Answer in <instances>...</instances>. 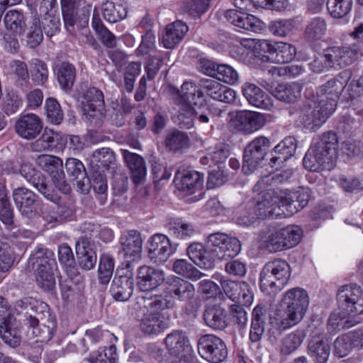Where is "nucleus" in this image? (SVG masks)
Segmentation results:
<instances>
[{"label":"nucleus","mask_w":363,"mask_h":363,"mask_svg":"<svg viewBox=\"0 0 363 363\" xmlns=\"http://www.w3.org/2000/svg\"><path fill=\"white\" fill-rule=\"evenodd\" d=\"M104 19L110 23H116L124 19L128 14L125 0H106L102 5Z\"/></svg>","instance_id":"nucleus-39"},{"label":"nucleus","mask_w":363,"mask_h":363,"mask_svg":"<svg viewBox=\"0 0 363 363\" xmlns=\"http://www.w3.org/2000/svg\"><path fill=\"white\" fill-rule=\"evenodd\" d=\"M208 247L217 259H226L237 256L241 250L238 239L221 233H211L208 237Z\"/></svg>","instance_id":"nucleus-9"},{"label":"nucleus","mask_w":363,"mask_h":363,"mask_svg":"<svg viewBox=\"0 0 363 363\" xmlns=\"http://www.w3.org/2000/svg\"><path fill=\"white\" fill-rule=\"evenodd\" d=\"M174 182L178 190L192 194L202 188L203 174L195 170H178L175 174Z\"/></svg>","instance_id":"nucleus-21"},{"label":"nucleus","mask_w":363,"mask_h":363,"mask_svg":"<svg viewBox=\"0 0 363 363\" xmlns=\"http://www.w3.org/2000/svg\"><path fill=\"white\" fill-rule=\"evenodd\" d=\"M76 255L78 265L84 270L93 269L96 263L97 257L94 242L89 238L83 236L76 242Z\"/></svg>","instance_id":"nucleus-23"},{"label":"nucleus","mask_w":363,"mask_h":363,"mask_svg":"<svg viewBox=\"0 0 363 363\" xmlns=\"http://www.w3.org/2000/svg\"><path fill=\"white\" fill-rule=\"evenodd\" d=\"M197 347L200 356L211 363H220L228 356L225 342L213 335L201 336L198 340Z\"/></svg>","instance_id":"nucleus-11"},{"label":"nucleus","mask_w":363,"mask_h":363,"mask_svg":"<svg viewBox=\"0 0 363 363\" xmlns=\"http://www.w3.org/2000/svg\"><path fill=\"white\" fill-rule=\"evenodd\" d=\"M81 0H60L65 28L70 33L74 31L75 14Z\"/></svg>","instance_id":"nucleus-49"},{"label":"nucleus","mask_w":363,"mask_h":363,"mask_svg":"<svg viewBox=\"0 0 363 363\" xmlns=\"http://www.w3.org/2000/svg\"><path fill=\"white\" fill-rule=\"evenodd\" d=\"M134 289V279L131 276H115L111 286L110 292L118 301H126L132 296Z\"/></svg>","instance_id":"nucleus-33"},{"label":"nucleus","mask_w":363,"mask_h":363,"mask_svg":"<svg viewBox=\"0 0 363 363\" xmlns=\"http://www.w3.org/2000/svg\"><path fill=\"white\" fill-rule=\"evenodd\" d=\"M270 147L269 140L264 136L255 138L245 147L242 171L245 174L254 172L264 159Z\"/></svg>","instance_id":"nucleus-8"},{"label":"nucleus","mask_w":363,"mask_h":363,"mask_svg":"<svg viewBox=\"0 0 363 363\" xmlns=\"http://www.w3.org/2000/svg\"><path fill=\"white\" fill-rule=\"evenodd\" d=\"M47 305L39 302L32 297H24L16 301L15 303V309L19 313H23L25 321L32 325H38L43 315V310L47 308Z\"/></svg>","instance_id":"nucleus-24"},{"label":"nucleus","mask_w":363,"mask_h":363,"mask_svg":"<svg viewBox=\"0 0 363 363\" xmlns=\"http://www.w3.org/2000/svg\"><path fill=\"white\" fill-rule=\"evenodd\" d=\"M287 249L296 246L303 236V231L298 225H290L280 228Z\"/></svg>","instance_id":"nucleus-63"},{"label":"nucleus","mask_w":363,"mask_h":363,"mask_svg":"<svg viewBox=\"0 0 363 363\" xmlns=\"http://www.w3.org/2000/svg\"><path fill=\"white\" fill-rule=\"evenodd\" d=\"M216 68L214 78L217 80L228 84H235L238 81V72L233 67L227 64H219Z\"/></svg>","instance_id":"nucleus-64"},{"label":"nucleus","mask_w":363,"mask_h":363,"mask_svg":"<svg viewBox=\"0 0 363 363\" xmlns=\"http://www.w3.org/2000/svg\"><path fill=\"white\" fill-rule=\"evenodd\" d=\"M324 53L331 69H339L353 63L357 52L349 47L334 46L328 48Z\"/></svg>","instance_id":"nucleus-25"},{"label":"nucleus","mask_w":363,"mask_h":363,"mask_svg":"<svg viewBox=\"0 0 363 363\" xmlns=\"http://www.w3.org/2000/svg\"><path fill=\"white\" fill-rule=\"evenodd\" d=\"M164 344L169 352L175 356L189 350V341L182 330H174L167 335Z\"/></svg>","instance_id":"nucleus-42"},{"label":"nucleus","mask_w":363,"mask_h":363,"mask_svg":"<svg viewBox=\"0 0 363 363\" xmlns=\"http://www.w3.org/2000/svg\"><path fill=\"white\" fill-rule=\"evenodd\" d=\"M68 176L76 181L78 191L86 194L91 189L90 179L87 177L83 163L76 158H68L65 162Z\"/></svg>","instance_id":"nucleus-27"},{"label":"nucleus","mask_w":363,"mask_h":363,"mask_svg":"<svg viewBox=\"0 0 363 363\" xmlns=\"http://www.w3.org/2000/svg\"><path fill=\"white\" fill-rule=\"evenodd\" d=\"M84 108L88 113L100 111L104 105V94L96 87H90L84 94Z\"/></svg>","instance_id":"nucleus-48"},{"label":"nucleus","mask_w":363,"mask_h":363,"mask_svg":"<svg viewBox=\"0 0 363 363\" xmlns=\"http://www.w3.org/2000/svg\"><path fill=\"white\" fill-rule=\"evenodd\" d=\"M333 112V111L313 96V99L302 110L299 121L306 129L315 131L326 121Z\"/></svg>","instance_id":"nucleus-10"},{"label":"nucleus","mask_w":363,"mask_h":363,"mask_svg":"<svg viewBox=\"0 0 363 363\" xmlns=\"http://www.w3.org/2000/svg\"><path fill=\"white\" fill-rule=\"evenodd\" d=\"M281 229L266 228L261 232L262 246L270 252L286 250Z\"/></svg>","instance_id":"nucleus-38"},{"label":"nucleus","mask_w":363,"mask_h":363,"mask_svg":"<svg viewBox=\"0 0 363 363\" xmlns=\"http://www.w3.org/2000/svg\"><path fill=\"white\" fill-rule=\"evenodd\" d=\"M116 161L114 152L109 147H102L94 150L91 155V162L98 168L108 169Z\"/></svg>","instance_id":"nucleus-51"},{"label":"nucleus","mask_w":363,"mask_h":363,"mask_svg":"<svg viewBox=\"0 0 363 363\" xmlns=\"http://www.w3.org/2000/svg\"><path fill=\"white\" fill-rule=\"evenodd\" d=\"M189 30L188 26L182 21H176L169 24L162 36V43L167 49H172L184 37Z\"/></svg>","instance_id":"nucleus-37"},{"label":"nucleus","mask_w":363,"mask_h":363,"mask_svg":"<svg viewBox=\"0 0 363 363\" xmlns=\"http://www.w3.org/2000/svg\"><path fill=\"white\" fill-rule=\"evenodd\" d=\"M211 0H191L183 4L181 12L191 18H200L209 8Z\"/></svg>","instance_id":"nucleus-56"},{"label":"nucleus","mask_w":363,"mask_h":363,"mask_svg":"<svg viewBox=\"0 0 363 363\" xmlns=\"http://www.w3.org/2000/svg\"><path fill=\"white\" fill-rule=\"evenodd\" d=\"M147 253L148 257L152 262L163 264L174 253V250L167 235L156 233L147 241Z\"/></svg>","instance_id":"nucleus-16"},{"label":"nucleus","mask_w":363,"mask_h":363,"mask_svg":"<svg viewBox=\"0 0 363 363\" xmlns=\"http://www.w3.org/2000/svg\"><path fill=\"white\" fill-rule=\"evenodd\" d=\"M30 74L32 80L36 84H44L48 79L47 65L39 59H33L30 61Z\"/></svg>","instance_id":"nucleus-62"},{"label":"nucleus","mask_w":363,"mask_h":363,"mask_svg":"<svg viewBox=\"0 0 363 363\" xmlns=\"http://www.w3.org/2000/svg\"><path fill=\"white\" fill-rule=\"evenodd\" d=\"M296 140L294 137L288 136L277 145L271 152L270 163L272 166H280L291 158L296 152Z\"/></svg>","instance_id":"nucleus-31"},{"label":"nucleus","mask_w":363,"mask_h":363,"mask_svg":"<svg viewBox=\"0 0 363 363\" xmlns=\"http://www.w3.org/2000/svg\"><path fill=\"white\" fill-rule=\"evenodd\" d=\"M326 30L327 23L325 19L315 17L308 23L305 30V35L309 40H319L325 34Z\"/></svg>","instance_id":"nucleus-60"},{"label":"nucleus","mask_w":363,"mask_h":363,"mask_svg":"<svg viewBox=\"0 0 363 363\" xmlns=\"http://www.w3.org/2000/svg\"><path fill=\"white\" fill-rule=\"evenodd\" d=\"M53 70L60 87L69 92L76 79L75 67L68 62H61L55 65Z\"/></svg>","instance_id":"nucleus-36"},{"label":"nucleus","mask_w":363,"mask_h":363,"mask_svg":"<svg viewBox=\"0 0 363 363\" xmlns=\"http://www.w3.org/2000/svg\"><path fill=\"white\" fill-rule=\"evenodd\" d=\"M337 146L338 138L335 133H323L308 150L303 160V166L311 172L332 169L337 157Z\"/></svg>","instance_id":"nucleus-3"},{"label":"nucleus","mask_w":363,"mask_h":363,"mask_svg":"<svg viewBox=\"0 0 363 363\" xmlns=\"http://www.w3.org/2000/svg\"><path fill=\"white\" fill-rule=\"evenodd\" d=\"M43 40V29L39 17L34 16L26 32V43L31 48L38 46Z\"/></svg>","instance_id":"nucleus-54"},{"label":"nucleus","mask_w":363,"mask_h":363,"mask_svg":"<svg viewBox=\"0 0 363 363\" xmlns=\"http://www.w3.org/2000/svg\"><path fill=\"white\" fill-rule=\"evenodd\" d=\"M173 271L176 274L193 281L199 280L204 275L191 263L184 259H177L174 262Z\"/></svg>","instance_id":"nucleus-55"},{"label":"nucleus","mask_w":363,"mask_h":363,"mask_svg":"<svg viewBox=\"0 0 363 363\" xmlns=\"http://www.w3.org/2000/svg\"><path fill=\"white\" fill-rule=\"evenodd\" d=\"M174 100L177 104L186 106L189 110L195 106L200 108L205 105L206 101L200 94L199 82L195 84L192 82H185L181 86V89H174Z\"/></svg>","instance_id":"nucleus-17"},{"label":"nucleus","mask_w":363,"mask_h":363,"mask_svg":"<svg viewBox=\"0 0 363 363\" xmlns=\"http://www.w3.org/2000/svg\"><path fill=\"white\" fill-rule=\"evenodd\" d=\"M359 335L358 333L350 332L342 335L334 342V353L339 357H346L354 347H359Z\"/></svg>","instance_id":"nucleus-43"},{"label":"nucleus","mask_w":363,"mask_h":363,"mask_svg":"<svg viewBox=\"0 0 363 363\" xmlns=\"http://www.w3.org/2000/svg\"><path fill=\"white\" fill-rule=\"evenodd\" d=\"M309 305L307 291L300 287L288 290L284 295L279 307L270 318L271 324L279 331L290 328L303 318Z\"/></svg>","instance_id":"nucleus-1"},{"label":"nucleus","mask_w":363,"mask_h":363,"mask_svg":"<svg viewBox=\"0 0 363 363\" xmlns=\"http://www.w3.org/2000/svg\"><path fill=\"white\" fill-rule=\"evenodd\" d=\"M91 188L96 194V199L100 205H104L107 201V181L104 174L95 171L90 179Z\"/></svg>","instance_id":"nucleus-52"},{"label":"nucleus","mask_w":363,"mask_h":363,"mask_svg":"<svg viewBox=\"0 0 363 363\" xmlns=\"http://www.w3.org/2000/svg\"><path fill=\"white\" fill-rule=\"evenodd\" d=\"M220 283L226 296L232 301L247 306L252 303V292L247 282L231 281L222 277Z\"/></svg>","instance_id":"nucleus-18"},{"label":"nucleus","mask_w":363,"mask_h":363,"mask_svg":"<svg viewBox=\"0 0 363 363\" xmlns=\"http://www.w3.org/2000/svg\"><path fill=\"white\" fill-rule=\"evenodd\" d=\"M296 28V21L292 18L279 19L272 21L269 26L270 33L277 37L289 35Z\"/></svg>","instance_id":"nucleus-59"},{"label":"nucleus","mask_w":363,"mask_h":363,"mask_svg":"<svg viewBox=\"0 0 363 363\" xmlns=\"http://www.w3.org/2000/svg\"><path fill=\"white\" fill-rule=\"evenodd\" d=\"M265 122L263 114L250 111L238 112L233 121L236 129L244 133H251L257 130L265 125Z\"/></svg>","instance_id":"nucleus-26"},{"label":"nucleus","mask_w":363,"mask_h":363,"mask_svg":"<svg viewBox=\"0 0 363 363\" xmlns=\"http://www.w3.org/2000/svg\"><path fill=\"white\" fill-rule=\"evenodd\" d=\"M292 174L293 172L291 169H286L281 171L280 173L266 175L256 183L253 190L254 191H259L264 185L272 188L289 179L292 177Z\"/></svg>","instance_id":"nucleus-57"},{"label":"nucleus","mask_w":363,"mask_h":363,"mask_svg":"<svg viewBox=\"0 0 363 363\" xmlns=\"http://www.w3.org/2000/svg\"><path fill=\"white\" fill-rule=\"evenodd\" d=\"M43 126V121L38 115L27 113L21 116L16 121L15 130L18 136L29 140L41 133Z\"/></svg>","instance_id":"nucleus-22"},{"label":"nucleus","mask_w":363,"mask_h":363,"mask_svg":"<svg viewBox=\"0 0 363 363\" xmlns=\"http://www.w3.org/2000/svg\"><path fill=\"white\" fill-rule=\"evenodd\" d=\"M305 337L303 330H296L286 335L281 341L280 354L283 356L292 354L301 345Z\"/></svg>","instance_id":"nucleus-45"},{"label":"nucleus","mask_w":363,"mask_h":363,"mask_svg":"<svg viewBox=\"0 0 363 363\" xmlns=\"http://www.w3.org/2000/svg\"><path fill=\"white\" fill-rule=\"evenodd\" d=\"M170 235L184 240L192 237L196 233L194 225L182 219H172L167 225Z\"/></svg>","instance_id":"nucleus-46"},{"label":"nucleus","mask_w":363,"mask_h":363,"mask_svg":"<svg viewBox=\"0 0 363 363\" xmlns=\"http://www.w3.org/2000/svg\"><path fill=\"white\" fill-rule=\"evenodd\" d=\"M120 253L123 254L126 267H130V263L141 257L143 239L139 231L130 230L123 232L120 238Z\"/></svg>","instance_id":"nucleus-13"},{"label":"nucleus","mask_w":363,"mask_h":363,"mask_svg":"<svg viewBox=\"0 0 363 363\" xmlns=\"http://www.w3.org/2000/svg\"><path fill=\"white\" fill-rule=\"evenodd\" d=\"M12 196L16 208L23 216L29 218L35 216L39 201L33 191L25 187H18L13 189Z\"/></svg>","instance_id":"nucleus-19"},{"label":"nucleus","mask_w":363,"mask_h":363,"mask_svg":"<svg viewBox=\"0 0 363 363\" xmlns=\"http://www.w3.org/2000/svg\"><path fill=\"white\" fill-rule=\"evenodd\" d=\"M352 77L349 69L340 72L334 79L328 81L320 86L317 91L315 99L323 103L329 109L335 111L337 100L341 93L345 90L347 84Z\"/></svg>","instance_id":"nucleus-7"},{"label":"nucleus","mask_w":363,"mask_h":363,"mask_svg":"<svg viewBox=\"0 0 363 363\" xmlns=\"http://www.w3.org/2000/svg\"><path fill=\"white\" fill-rule=\"evenodd\" d=\"M6 28L16 35L26 31V17L23 11L12 9L6 12L4 18Z\"/></svg>","instance_id":"nucleus-44"},{"label":"nucleus","mask_w":363,"mask_h":363,"mask_svg":"<svg viewBox=\"0 0 363 363\" xmlns=\"http://www.w3.org/2000/svg\"><path fill=\"white\" fill-rule=\"evenodd\" d=\"M165 284L166 293L173 298L184 303H190L194 298V286L186 280L173 277L168 279Z\"/></svg>","instance_id":"nucleus-20"},{"label":"nucleus","mask_w":363,"mask_h":363,"mask_svg":"<svg viewBox=\"0 0 363 363\" xmlns=\"http://www.w3.org/2000/svg\"><path fill=\"white\" fill-rule=\"evenodd\" d=\"M307 354L315 363H327L330 355V345L323 335L313 336L308 341Z\"/></svg>","instance_id":"nucleus-30"},{"label":"nucleus","mask_w":363,"mask_h":363,"mask_svg":"<svg viewBox=\"0 0 363 363\" xmlns=\"http://www.w3.org/2000/svg\"><path fill=\"white\" fill-rule=\"evenodd\" d=\"M259 46L261 51L267 53L268 57L277 63L290 62L296 55V48L288 43L263 40Z\"/></svg>","instance_id":"nucleus-14"},{"label":"nucleus","mask_w":363,"mask_h":363,"mask_svg":"<svg viewBox=\"0 0 363 363\" xmlns=\"http://www.w3.org/2000/svg\"><path fill=\"white\" fill-rule=\"evenodd\" d=\"M352 0H328L327 9L334 18H342L352 10Z\"/></svg>","instance_id":"nucleus-58"},{"label":"nucleus","mask_w":363,"mask_h":363,"mask_svg":"<svg viewBox=\"0 0 363 363\" xmlns=\"http://www.w3.org/2000/svg\"><path fill=\"white\" fill-rule=\"evenodd\" d=\"M203 317L206 325L213 330H222L228 324V311L218 304L208 306Z\"/></svg>","instance_id":"nucleus-35"},{"label":"nucleus","mask_w":363,"mask_h":363,"mask_svg":"<svg viewBox=\"0 0 363 363\" xmlns=\"http://www.w3.org/2000/svg\"><path fill=\"white\" fill-rule=\"evenodd\" d=\"M28 267L35 271L54 269L57 265L54 253L43 247L38 246L30 254L28 259Z\"/></svg>","instance_id":"nucleus-29"},{"label":"nucleus","mask_w":363,"mask_h":363,"mask_svg":"<svg viewBox=\"0 0 363 363\" xmlns=\"http://www.w3.org/2000/svg\"><path fill=\"white\" fill-rule=\"evenodd\" d=\"M164 281L162 271L152 267L143 266L138 272V286L142 291H150L160 286Z\"/></svg>","instance_id":"nucleus-28"},{"label":"nucleus","mask_w":363,"mask_h":363,"mask_svg":"<svg viewBox=\"0 0 363 363\" xmlns=\"http://www.w3.org/2000/svg\"><path fill=\"white\" fill-rule=\"evenodd\" d=\"M267 319V309L264 306L257 305L252 313L250 340L252 342H259L264 334Z\"/></svg>","instance_id":"nucleus-40"},{"label":"nucleus","mask_w":363,"mask_h":363,"mask_svg":"<svg viewBox=\"0 0 363 363\" xmlns=\"http://www.w3.org/2000/svg\"><path fill=\"white\" fill-rule=\"evenodd\" d=\"M186 113L189 115L186 118V121L184 120V115L181 113L179 116L180 125L182 128L189 129L194 125V119H198L201 123H208L209 121L208 114L210 111L206 107V104L200 108L195 106L189 110H186Z\"/></svg>","instance_id":"nucleus-50"},{"label":"nucleus","mask_w":363,"mask_h":363,"mask_svg":"<svg viewBox=\"0 0 363 363\" xmlns=\"http://www.w3.org/2000/svg\"><path fill=\"white\" fill-rule=\"evenodd\" d=\"M137 305L140 309L146 310L138 320V328L145 335H157L169 328V323L160 311L174 306V302L161 295L149 294L137 297Z\"/></svg>","instance_id":"nucleus-2"},{"label":"nucleus","mask_w":363,"mask_h":363,"mask_svg":"<svg viewBox=\"0 0 363 363\" xmlns=\"http://www.w3.org/2000/svg\"><path fill=\"white\" fill-rule=\"evenodd\" d=\"M301 91L302 86L294 82L277 84L270 92L272 96L279 101L286 103H294L301 97Z\"/></svg>","instance_id":"nucleus-41"},{"label":"nucleus","mask_w":363,"mask_h":363,"mask_svg":"<svg viewBox=\"0 0 363 363\" xmlns=\"http://www.w3.org/2000/svg\"><path fill=\"white\" fill-rule=\"evenodd\" d=\"M199 89L201 97L205 99L208 96L218 101L230 104L236 98V92L233 89L211 79H200Z\"/></svg>","instance_id":"nucleus-15"},{"label":"nucleus","mask_w":363,"mask_h":363,"mask_svg":"<svg viewBox=\"0 0 363 363\" xmlns=\"http://www.w3.org/2000/svg\"><path fill=\"white\" fill-rule=\"evenodd\" d=\"M337 303L343 315L363 314V289L356 284L342 286L337 294Z\"/></svg>","instance_id":"nucleus-6"},{"label":"nucleus","mask_w":363,"mask_h":363,"mask_svg":"<svg viewBox=\"0 0 363 363\" xmlns=\"http://www.w3.org/2000/svg\"><path fill=\"white\" fill-rule=\"evenodd\" d=\"M164 144L170 151H182L189 147L190 139L186 133L178 130H172L167 134Z\"/></svg>","instance_id":"nucleus-47"},{"label":"nucleus","mask_w":363,"mask_h":363,"mask_svg":"<svg viewBox=\"0 0 363 363\" xmlns=\"http://www.w3.org/2000/svg\"><path fill=\"white\" fill-rule=\"evenodd\" d=\"M124 160L130 171L131 178L135 184L143 182L147 174L145 160L138 154L123 150Z\"/></svg>","instance_id":"nucleus-32"},{"label":"nucleus","mask_w":363,"mask_h":363,"mask_svg":"<svg viewBox=\"0 0 363 363\" xmlns=\"http://www.w3.org/2000/svg\"><path fill=\"white\" fill-rule=\"evenodd\" d=\"M290 265L284 259L267 262L259 273L261 290L267 294H276L287 284L291 277Z\"/></svg>","instance_id":"nucleus-4"},{"label":"nucleus","mask_w":363,"mask_h":363,"mask_svg":"<svg viewBox=\"0 0 363 363\" xmlns=\"http://www.w3.org/2000/svg\"><path fill=\"white\" fill-rule=\"evenodd\" d=\"M243 96L250 104L263 109H269L272 106L271 98L255 84L246 82L242 86Z\"/></svg>","instance_id":"nucleus-34"},{"label":"nucleus","mask_w":363,"mask_h":363,"mask_svg":"<svg viewBox=\"0 0 363 363\" xmlns=\"http://www.w3.org/2000/svg\"><path fill=\"white\" fill-rule=\"evenodd\" d=\"M0 219L6 226L13 224V211L6 186L2 184H0Z\"/></svg>","instance_id":"nucleus-53"},{"label":"nucleus","mask_w":363,"mask_h":363,"mask_svg":"<svg viewBox=\"0 0 363 363\" xmlns=\"http://www.w3.org/2000/svg\"><path fill=\"white\" fill-rule=\"evenodd\" d=\"M257 192V195L253 199V209L258 218L283 217L285 210L281 208L279 201L277 199L278 189L275 190L274 188L264 185L261 190Z\"/></svg>","instance_id":"nucleus-5"},{"label":"nucleus","mask_w":363,"mask_h":363,"mask_svg":"<svg viewBox=\"0 0 363 363\" xmlns=\"http://www.w3.org/2000/svg\"><path fill=\"white\" fill-rule=\"evenodd\" d=\"M114 269V259L108 254H103L99 259V279L102 284H107L113 275Z\"/></svg>","instance_id":"nucleus-61"},{"label":"nucleus","mask_w":363,"mask_h":363,"mask_svg":"<svg viewBox=\"0 0 363 363\" xmlns=\"http://www.w3.org/2000/svg\"><path fill=\"white\" fill-rule=\"evenodd\" d=\"M37 164L45 172H48L56 188L64 194H69L71 187L65 179L62 170V160L56 156L41 155L36 159Z\"/></svg>","instance_id":"nucleus-12"}]
</instances>
